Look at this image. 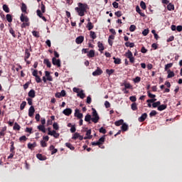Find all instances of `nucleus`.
I'll return each mask as SVG.
<instances>
[{
  "label": "nucleus",
  "instance_id": "obj_59",
  "mask_svg": "<svg viewBox=\"0 0 182 182\" xmlns=\"http://www.w3.org/2000/svg\"><path fill=\"white\" fill-rule=\"evenodd\" d=\"M70 130L71 133H75V132H76V127H75V125H73Z\"/></svg>",
  "mask_w": 182,
  "mask_h": 182
},
{
  "label": "nucleus",
  "instance_id": "obj_54",
  "mask_svg": "<svg viewBox=\"0 0 182 182\" xmlns=\"http://www.w3.org/2000/svg\"><path fill=\"white\" fill-rule=\"evenodd\" d=\"M114 15L117 16V18H120V16H122V11H116L114 13Z\"/></svg>",
  "mask_w": 182,
  "mask_h": 182
},
{
  "label": "nucleus",
  "instance_id": "obj_36",
  "mask_svg": "<svg viewBox=\"0 0 182 182\" xmlns=\"http://www.w3.org/2000/svg\"><path fill=\"white\" fill-rule=\"evenodd\" d=\"M106 73L107 75H109V76H110V75H113V73H114V70H113V69H111V70L107 69L106 70Z\"/></svg>",
  "mask_w": 182,
  "mask_h": 182
},
{
  "label": "nucleus",
  "instance_id": "obj_53",
  "mask_svg": "<svg viewBox=\"0 0 182 182\" xmlns=\"http://www.w3.org/2000/svg\"><path fill=\"white\" fill-rule=\"evenodd\" d=\"M99 132L100 133H102V134H106V129L103 127L100 129Z\"/></svg>",
  "mask_w": 182,
  "mask_h": 182
},
{
  "label": "nucleus",
  "instance_id": "obj_27",
  "mask_svg": "<svg viewBox=\"0 0 182 182\" xmlns=\"http://www.w3.org/2000/svg\"><path fill=\"white\" fill-rule=\"evenodd\" d=\"M14 141H11V147H10L11 153H15V146H14Z\"/></svg>",
  "mask_w": 182,
  "mask_h": 182
},
{
  "label": "nucleus",
  "instance_id": "obj_42",
  "mask_svg": "<svg viewBox=\"0 0 182 182\" xmlns=\"http://www.w3.org/2000/svg\"><path fill=\"white\" fill-rule=\"evenodd\" d=\"M41 12H42L43 14H45L46 7L43 5V2H41Z\"/></svg>",
  "mask_w": 182,
  "mask_h": 182
},
{
  "label": "nucleus",
  "instance_id": "obj_18",
  "mask_svg": "<svg viewBox=\"0 0 182 182\" xmlns=\"http://www.w3.org/2000/svg\"><path fill=\"white\" fill-rule=\"evenodd\" d=\"M167 109V105H161L158 107V110L159 112H163V110H166Z\"/></svg>",
  "mask_w": 182,
  "mask_h": 182
},
{
  "label": "nucleus",
  "instance_id": "obj_32",
  "mask_svg": "<svg viewBox=\"0 0 182 182\" xmlns=\"http://www.w3.org/2000/svg\"><path fill=\"white\" fill-rule=\"evenodd\" d=\"M34 147H36V143L34 142L33 144H28V148L30 149V150H32Z\"/></svg>",
  "mask_w": 182,
  "mask_h": 182
},
{
  "label": "nucleus",
  "instance_id": "obj_21",
  "mask_svg": "<svg viewBox=\"0 0 182 182\" xmlns=\"http://www.w3.org/2000/svg\"><path fill=\"white\" fill-rule=\"evenodd\" d=\"M38 130H40V132H43V133H46V128H45V126L38 125Z\"/></svg>",
  "mask_w": 182,
  "mask_h": 182
},
{
  "label": "nucleus",
  "instance_id": "obj_17",
  "mask_svg": "<svg viewBox=\"0 0 182 182\" xmlns=\"http://www.w3.org/2000/svg\"><path fill=\"white\" fill-rule=\"evenodd\" d=\"M43 63H44V65H46L47 68L52 67V64L50 63V61H49V59H48V58L44 59Z\"/></svg>",
  "mask_w": 182,
  "mask_h": 182
},
{
  "label": "nucleus",
  "instance_id": "obj_1",
  "mask_svg": "<svg viewBox=\"0 0 182 182\" xmlns=\"http://www.w3.org/2000/svg\"><path fill=\"white\" fill-rule=\"evenodd\" d=\"M78 7H75V9L77 12L79 16H85L86 9H87V4L83 3H78Z\"/></svg>",
  "mask_w": 182,
  "mask_h": 182
},
{
  "label": "nucleus",
  "instance_id": "obj_58",
  "mask_svg": "<svg viewBox=\"0 0 182 182\" xmlns=\"http://www.w3.org/2000/svg\"><path fill=\"white\" fill-rule=\"evenodd\" d=\"M30 23L28 22H26V23H23L21 24V28H26V26H29Z\"/></svg>",
  "mask_w": 182,
  "mask_h": 182
},
{
  "label": "nucleus",
  "instance_id": "obj_55",
  "mask_svg": "<svg viewBox=\"0 0 182 182\" xmlns=\"http://www.w3.org/2000/svg\"><path fill=\"white\" fill-rule=\"evenodd\" d=\"M32 33H33V36H35V38H39V33L38 31H33Z\"/></svg>",
  "mask_w": 182,
  "mask_h": 182
},
{
  "label": "nucleus",
  "instance_id": "obj_13",
  "mask_svg": "<svg viewBox=\"0 0 182 182\" xmlns=\"http://www.w3.org/2000/svg\"><path fill=\"white\" fill-rule=\"evenodd\" d=\"M121 129L122 132H127L129 130V125L126 123L122 124Z\"/></svg>",
  "mask_w": 182,
  "mask_h": 182
},
{
  "label": "nucleus",
  "instance_id": "obj_23",
  "mask_svg": "<svg viewBox=\"0 0 182 182\" xmlns=\"http://www.w3.org/2000/svg\"><path fill=\"white\" fill-rule=\"evenodd\" d=\"M126 58H130L133 56V53L130 50H128L127 52L125 53Z\"/></svg>",
  "mask_w": 182,
  "mask_h": 182
},
{
  "label": "nucleus",
  "instance_id": "obj_10",
  "mask_svg": "<svg viewBox=\"0 0 182 182\" xmlns=\"http://www.w3.org/2000/svg\"><path fill=\"white\" fill-rule=\"evenodd\" d=\"M146 119H147V113H144L141 114V116L140 117H139L138 120L139 122H144L146 120Z\"/></svg>",
  "mask_w": 182,
  "mask_h": 182
},
{
  "label": "nucleus",
  "instance_id": "obj_64",
  "mask_svg": "<svg viewBox=\"0 0 182 182\" xmlns=\"http://www.w3.org/2000/svg\"><path fill=\"white\" fill-rule=\"evenodd\" d=\"M32 75L33 76H34L35 77H36V76L38 75V70H33V71L32 72Z\"/></svg>",
  "mask_w": 182,
  "mask_h": 182
},
{
  "label": "nucleus",
  "instance_id": "obj_34",
  "mask_svg": "<svg viewBox=\"0 0 182 182\" xmlns=\"http://www.w3.org/2000/svg\"><path fill=\"white\" fill-rule=\"evenodd\" d=\"M167 9L168 11H173V9H174V5L171 3H169L167 6Z\"/></svg>",
  "mask_w": 182,
  "mask_h": 182
},
{
  "label": "nucleus",
  "instance_id": "obj_41",
  "mask_svg": "<svg viewBox=\"0 0 182 182\" xmlns=\"http://www.w3.org/2000/svg\"><path fill=\"white\" fill-rule=\"evenodd\" d=\"M160 105H161V102H160V101H157L156 102H154L152 104V107H159V106H160Z\"/></svg>",
  "mask_w": 182,
  "mask_h": 182
},
{
  "label": "nucleus",
  "instance_id": "obj_40",
  "mask_svg": "<svg viewBox=\"0 0 182 182\" xmlns=\"http://www.w3.org/2000/svg\"><path fill=\"white\" fill-rule=\"evenodd\" d=\"M25 106H26V102L23 101L20 105V110H23V109H25Z\"/></svg>",
  "mask_w": 182,
  "mask_h": 182
},
{
  "label": "nucleus",
  "instance_id": "obj_16",
  "mask_svg": "<svg viewBox=\"0 0 182 182\" xmlns=\"http://www.w3.org/2000/svg\"><path fill=\"white\" fill-rule=\"evenodd\" d=\"M77 96L78 97H80V99H85V96H86V95L83 92V90H81L77 94Z\"/></svg>",
  "mask_w": 182,
  "mask_h": 182
},
{
  "label": "nucleus",
  "instance_id": "obj_44",
  "mask_svg": "<svg viewBox=\"0 0 182 182\" xmlns=\"http://www.w3.org/2000/svg\"><path fill=\"white\" fill-rule=\"evenodd\" d=\"M27 140H28V138L25 135L19 138V141H26Z\"/></svg>",
  "mask_w": 182,
  "mask_h": 182
},
{
  "label": "nucleus",
  "instance_id": "obj_45",
  "mask_svg": "<svg viewBox=\"0 0 182 182\" xmlns=\"http://www.w3.org/2000/svg\"><path fill=\"white\" fill-rule=\"evenodd\" d=\"M131 108L132 110H137V104H136V102L132 103Z\"/></svg>",
  "mask_w": 182,
  "mask_h": 182
},
{
  "label": "nucleus",
  "instance_id": "obj_6",
  "mask_svg": "<svg viewBox=\"0 0 182 182\" xmlns=\"http://www.w3.org/2000/svg\"><path fill=\"white\" fill-rule=\"evenodd\" d=\"M74 115L75 117H77V119L83 118V114L80 113L79 109H75Z\"/></svg>",
  "mask_w": 182,
  "mask_h": 182
},
{
  "label": "nucleus",
  "instance_id": "obj_15",
  "mask_svg": "<svg viewBox=\"0 0 182 182\" xmlns=\"http://www.w3.org/2000/svg\"><path fill=\"white\" fill-rule=\"evenodd\" d=\"M37 159L40 160L41 161H45L46 160V156H43L41 154H38L36 155Z\"/></svg>",
  "mask_w": 182,
  "mask_h": 182
},
{
  "label": "nucleus",
  "instance_id": "obj_43",
  "mask_svg": "<svg viewBox=\"0 0 182 182\" xmlns=\"http://www.w3.org/2000/svg\"><path fill=\"white\" fill-rule=\"evenodd\" d=\"M79 136H80V134L77 132H75L72 137L73 140H77V139H79Z\"/></svg>",
  "mask_w": 182,
  "mask_h": 182
},
{
  "label": "nucleus",
  "instance_id": "obj_29",
  "mask_svg": "<svg viewBox=\"0 0 182 182\" xmlns=\"http://www.w3.org/2000/svg\"><path fill=\"white\" fill-rule=\"evenodd\" d=\"M90 120H92V115L87 114L85 117V122H90Z\"/></svg>",
  "mask_w": 182,
  "mask_h": 182
},
{
  "label": "nucleus",
  "instance_id": "obj_63",
  "mask_svg": "<svg viewBox=\"0 0 182 182\" xmlns=\"http://www.w3.org/2000/svg\"><path fill=\"white\" fill-rule=\"evenodd\" d=\"M105 106L106 109H109V107H110V102H109V101H105Z\"/></svg>",
  "mask_w": 182,
  "mask_h": 182
},
{
  "label": "nucleus",
  "instance_id": "obj_50",
  "mask_svg": "<svg viewBox=\"0 0 182 182\" xmlns=\"http://www.w3.org/2000/svg\"><path fill=\"white\" fill-rule=\"evenodd\" d=\"M156 114H157V112L156 110H152L150 112L149 116L150 117H153V116H156Z\"/></svg>",
  "mask_w": 182,
  "mask_h": 182
},
{
  "label": "nucleus",
  "instance_id": "obj_22",
  "mask_svg": "<svg viewBox=\"0 0 182 182\" xmlns=\"http://www.w3.org/2000/svg\"><path fill=\"white\" fill-rule=\"evenodd\" d=\"M113 59H114V63L115 65H120V63H122V59L116 58V57H114Z\"/></svg>",
  "mask_w": 182,
  "mask_h": 182
},
{
  "label": "nucleus",
  "instance_id": "obj_60",
  "mask_svg": "<svg viewBox=\"0 0 182 182\" xmlns=\"http://www.w3.org/2000/svg\"><path fill=\"white\" fill-rule=\"evenodd\" d=\"M112 6L114 8H115V9H117V8H119V3H117V1H114L112 3Z\"/></svg>",
  "mask_w": 182,
  "mask_h": 182
},
{
  "label": "nucleus",
  "instance_id": "obj_56",
  "mask_svg": "<svg viewBox=\"0 0 182 182\" xmlns=\"http://www.w3.org/2000/svg\"><path fill=\"white\" fill-rule=\"evenodd\" d=\"M140 80H141V78L140 77H136L134 79V83H139V82H140Z\"/></svg>",
  "mask_w": 182,
  "mask_h": 182
},
{
  "label": "nucleus",
  "instance_id": "obj_3",
  "mask_svg": "<svg viewBox=\"0 0 182 182\" xmlns=\"http://www.w3.org/2000/svg\"><path fill=\"white\" fill-rule=\"evenodd\" d=\"M48 134L49 136H53V137H55V139H58L59 136H60L59 133H57L56 131H55V130L50 131V128H48Z\"/></svg>",
  "mask_w": 182,
  "mask_h": 182
},
{
  "label": "nucleus",
  "instance_id": "obj_39",
  "mask_svg": "<svg viewBox=\"0 0 182 182\" xmlns=\"http://www.w3.org/2000/svg\"><path fill=\"white\" fill-rule=\"evenodd\" d=\"M6 18L8 22H12V16L11 14H6Z\"/></svg>",
  "mask_w": 182,
  "mask_h": 182
},
{
  "label": "nucleus",
  "instance_id": "obj_62",
  "mask_svg": "<svg viewBox=\"0 0 182 182\" xmlns=\"http://www.w3.org/2000/svg\"><path fill=\"white\" fill-rule=\"evenodd\" d=\"M36 82L37 83H41V82H42V80L41 79V77H40L39 75H38V76L36 77Z\"/></svg>",
  "mask_w": 182,
  "mask_h": 182
},
{
  "label": "nucleus",
  "instance_id": "obj_46",
  "mask_svg": "<svg viewBox=\"0 0 182 182\" xmlns=\"http://www.w3.org/2000/svg\"><path fill=\"white\" fill-rule=\"evenodd\" d=\"M53 127L54 130H59V125L58 124V122H54L53 124Z\"/></svg>",
  "mask_w": 182,
  "mask_h": 182
},
{
  "label": "nucleus",
  "instance_id": "obj_8",
  "mask_svg": "<svg viewBox=\"0 0 182 182\" xmlns=\"http://www.w3.org/2000/svg\"><path fill=\"white\" fill-rule=\"evenodd\" d=\"M63 114L65 116H70L72 114V109L70 108H66L63 111Z\"/></svg>",
  "mask_w": 182,
  "mask_h": 182
},
{
  "label": "nucleus",
  "instance_id": "obj_25",
  "mask_svg": "<svg viewBox=\"0 0 182 182\" xmlns=\"http://www.w3.org/2000/svg\"><path fill=\"white\" fill-rule=\"evenodd\" d=\"M28 97H35V90H31L29 92H28Z\"/></svg>",
  "mask_w": 182,
  "mask_h": 182
},
{
  "label": "nucleus",
  "instance_id": "obj_49",
  "mask_svg": "<svg viewBox=\"0 0 182 182\" xmlns=\"http://www.w3.org/2000/svg\"><path fill=\"white\" fill-rule=\"evenodd\" d=\"M173 66V63H168L165 65V70H168V69H170Z\"/></svg>",
  "mask_w": 182,
  "mask_h": 182
},
{
  "label": "nucleus",
  "instance_id": "obj_51",
  "mask_svg": "<svg viewBox=\"0 0 182 182\" xmlns=\"http://www.w3.org/2000/svg\"><path fill=\"white\" fill-rule=\"evenodd\" d=\"M105 139H106V137L104 135L101 138L99 139L98 141H100V143H101V144H102V143H105Z\"/></svg>",
  "mask_w": 182,
  "mask_h": 182
},
{
  "label": "nucleus",
  "instance_id": "obj_52",
  "mask_svg": "<svg viewBox=\"0 0 182 182\" xmlns=\"http://www.w3.org/2000/svg\"><path fill=\"white\" fill-rule=\"evenodd\" d=\"M130 32H134L136 31V26L134 25H131L129 27Z\"/></svg>",
  "mask_w": 182,
  "mask_h": 182
},
{
  "label": "nucleus",
  "instance_id": "obj_9",
  "mask_svg": "<svg viewBox=\"0 0 182 182\" xmlns=\"http://www.w3.org/2000/svg\"><path fill=\"white\" fill-rule=\"evenodd\" d=\"M20 21H21V22H29V18H28V16H24L23 14H21L20 16Z\"/></svg>",
  "mask_w": 182,
  "mask_h": 182
},
{
  "label": "nucleus",
  "instance_id": "obj_37",
  "mask_svg": "<svg viewBox=\"0 0 182 182\" xmlns=\"http://www.w3.org/2000/svg\"><path fill=\"white\" fill-rule=\"evenodd\" d=\"M13 129L14 130H21V126L18 125L17 122H15Z\"/></svg>",
  "mask_w": 182,
  "mask_h": 182
},
{
  "label": "nucleus",
  "instance_id": "obj_14",
  "mask_svg": "<svg viewBox=\"0 0 182 182\" xmlns=\"http://www.w3.org/2000/svg\"><path fill=\"white\" fill-rule=\"evenodd\" d=\"M97 46L99 48L100 52L105 50V46H103V43H102L100 41L97 42Z\"/></svg>",
  "mask_w": 182,
  "mask_h": 182
},
{
  "label": "nucleus",
  "instance_id": "obj_61",
  "mask_svg": "<svg viewBox=\"0 0 182 182\" xmlns=\"http://www.w3.org/2000/svg\"><path fill=\"white\" fill-rule=\"evenodd\" d=\"M102 144V142L97 141V142H92V146H100Z\"/></svg>",
  "mask_w": 182,
  "mask_h": 182
},
{
  "label": "nucleus",
  "instance_id": "obj_4",
  "mask_svg": "<svg viewBox=\"0 0 182 182\" xmlns=\"http://www.w3.org/2000/svg\"><path fill=\"white\" fill-rule=\"evenodd\" d=\"M52 63L54 66H58V68H60V59H56V58L53 57L52 58Z\"/></svg>",
  "mask_w": 182,
  "mask_h": 182
},
{
  "label": "nucleus",
  "instance_id": "obj_11",
  "mask_svg": "<svg viewBox=\"0 0 182 182\" xmlns=\"http://www.w3.org/2000/svg\"><path fill=\"white\" fill-rule=\"evenodd\" d=\"M33 113H35V107H33V106H31L28 109L29 117H32V116H33Z\"/></svg>",
  "mask_w": 182,
  "mask_h": 182
},
{
  "label": "nucleus",
  "instance_id": "obj_47",
  "mask_svg": "<svg viewBox=\"0 0 182 182\" xmlns=\"http://www.w3.org/2000/svg\"><path fill=\"white\" fill-rule=\"evenodd\" d=\"M140 6H141V9H146V3L144 1H141Z\"/></svg>",
  "mask_w": 182,
  "mask_h": 182
},
{
  "label": "nucleus",
  "instance_id": "obj_38",
  "mask_svg": "<svg viewBox=\"0 0 182 182\" xmlns=\"http://www.w3.org/2000/svg\"><path fill=\"white\" fill-rule=\"evenodd\" d=\"M26 9H27L26 4H25L24 3H22L21 4V11L26 12Z\"/></svg>",
  "mask_w": 182,
  "mask_h": 182
},
{
  "label": "nucleus",
  "instance_id": "obj_28",
  "mask_svg": "<svg viewBox=\"0 0 182 182\" xmlns=\"http://www.w3.org/2000/svg\"><path fill=\"white\" fill-rule=\"evenodd\" d=\"M125 46H127V48H134V43L126 42Z\"/></svg>",
  "mask_w": 182,
  "mask_h": 182
},
{
  "label": "nucleus",
  "instance_id": "obj_35",
  "mask_svg": "<svg viewBox=\"0 0 182 182\" xmlns=\"http://www.w3.org/2000/svg\"><path fill=\"white\" fill-rule=\"evenodd\" d=\"M90 36L92 38V39H96V38H97L95 31H90Z\"/></svg>",
  "mask_w": 182,
  "mask_h": 182
},
{
  "label": "nucleus",
  "instance_id": "obj_7",
  "mask_svg": "<svg viewBox=\"0 0 182 182\" xmlns=\"http://www.w3.org/2000/svg\"><path fill=\"white\" fill-rule=\"evenodd\" d=\"M85 41V37L83 36H80L75 39V42L77 45H80Z\"/></svg>",
  "mask_w": 182,
  "mask_h": 182
},
{
  "label": "nucleus",
  "instance_id": "obj_19",
  "mask_svg": "<svg viewBox=\"0 0 182 182\" xmlns=\"http://www.w3.org/2000/svg\"><path fill=\"white\" fill-rule=\"evenodd\" d=\"M88 58H95V50H90L87 54Z\"/></svg>",
  "mask_w": 182,
  "mask_h": 182
},
{
  "label": "nucleus",
  "instance_id": "obj_2",
  "mask_svg": "<svg viewBox=\"0 0 182 182\" xmlns=\"http://www.w3.org/2000/svg\"><path fill=\"white\" fill-rule=\"evenodd\" d=\"M92 122L93 123H98L99 120H100V117H99V114H97V111H96V109L92 108Z\"/></svg>",
  "mask_w": 182,
  "mask_h": 182
},
{
  "label": "nucleus",
  "instance_id": "obj_33",
  "mask_svg": "<svg viewBox=\"0 0 182 182\" xmlns=\"http://www.w3.org/2000/svg\"><path fill=\"white\" fill-rule=\"evenodd\" d=\"M87 28L88 31H92V29H93L94 26H93V24L92 23V22L87 23Z\"/></svg>",
  "mask_w": 182,
  "mask_h": 182
},
{
  "label": "nucleus",
  "instance_id": "obj_48",
  "mask_svg": "<svg viewBox=\"0 0 182 182\" xmlns=\"http://www.w3.org/2000/svg\"><path fill=\"white\" fill-rule=\"evenodd\" d=\"M147 95L151 99H154V97H156V95L150 93V91H147Z\"/></svg>",
  "mask_w": 182,
  "mask_h": 182
},
{
  "label": "nucleus",
  "instance_id": "obj_20",
  "mask_svg": "<svg viewBox=\"0 0 182 182\" xmlns=\"http://www.w3.org/2000/svg\"><path fill=\"white\" fill-rule=\"evenodd\" d=\"M167 72H168V75H167L168 79L174 77L175 76L174 72L171 71L170 70H168Z\"/></svg>",
  "mask_w": 182,
  "mask_h": 182
},
{
  "label": "nucleus",
  "instance_id": "obj_31",
  "mask_svg": "<svg viewBox=\"0 0 182 182\" xmlns=\"http://www.w3.org/2000/svg\"><path fill=\"white\" fill-rule=\"evenodd\" d=\"M3 10H4V12H6V14H9V7H8V5L4 4V5H3Z\"/></svg>",
  "mask_w": 182,
  "mask_h": 182
},
{
  "label": "nucleus",
  "instance_id": "obj_12",
  "mask_svg": "<svg viewBox=\"0 0 182 182\" xmlns=\"http://www.w3.org/2000/svg\"><path fill=\"white\" fill-rule=\"evenodd\" d=\"M31 58V53H29L28 49L25 50V57H24V60L26 61V60L29 59Z\"/></svg>",
  "mask_w": 182,
  "mask_h": 182
},
{
  "label": "nucleus",
  "instance_id": "obj_30",
  "mask_svg": "<svg viewBox=\"0 0 182 182\" xmlns=\"http://www.w3.org/2000/svg\"><path fill=\"white\" fill-rule=\"evenodd\" d=\"M65 146H66V147L70 149V150H75V146H73L72 144H70L69 142L65 143Z\"/></svg>",
  "mask_w": 182,
  "mask_h": 182
},
{
  "label": "nucleus",
  "instance_id": "obj_57",
  "mask_svg": "<svg viewBox=\"0 0 182 182\" xmlns=\"http://www.w3.org/2000/svg\"><path fill=\"white\" fill-rule=\"evenodd\" d=\"M142 35H144V36H147V35H149V29H144L142 31Z\"/></svg>",
  "mask_w": 182,
  "mask_h": 182
},
{
  "label": "nucleus",
  "instance_id": "obj_5",
  "mask_svg": "<svg viewBox=\"0 0 182 182\" xmlns=\"http://www.w3.org/2000/svg\"><path fill=\"white\" fill-rule=\"evenodd\" d=\"M103 73V70L99 67L97 68V70L92 73V76H100Z\"/></svg>",
  "mask_w": 182,
  "mask_h": 182
},
{
  "label": "nucleus",
  "instance_id": "obj_24",
  "mask_svg": "<svg viewBox=\"0 0 182 182\" xmlns=\"http://www.w3.org/2000/svg\"><path fill=\"white\" fill-rule=\"evenodd\" d=\"M122 86H124L125 89H132V86L130 85V83H127L126 82H124Z\"/></svg>",
  "mask_w": 182,
  "mask_h": 182
},
{
  "label": "nucleus",
  "instance_id": "obj_26",
  "mask_svg": "<svg viewBox=\"0 0 182 182\" xmlns=\"http://www.w3.org/2000/svg\"><path fill=\"white\" fill-rule=\"evenodd\" d=\"M124 121L123 119H119L117 122H114L115 126H122V124L123 125Z\"/></svg>",
  "mask_w": 182,
  "mask_h": 182
}]
</instances>
